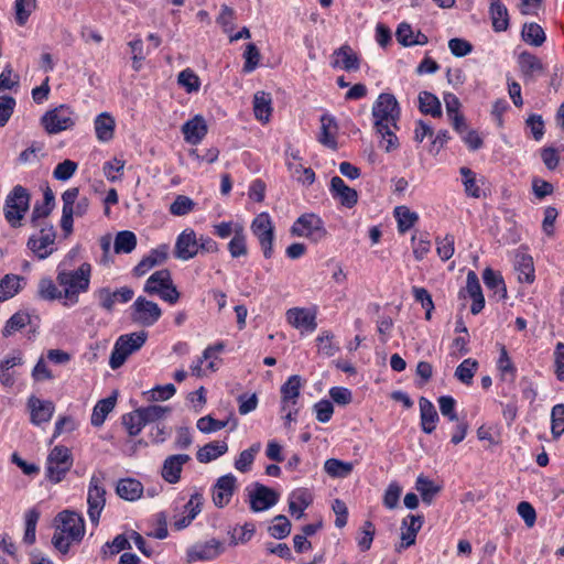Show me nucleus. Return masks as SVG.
Segmentation results:
<instances>
[{
  "instance_id": "4468645a",
  "label": "nucleus",
  "mask_w": 564,
  "mask_h": 564,
  "mask_svg": "<svg viewBox=\"0 0 564 564\" xmlns=\"http://www.w3.org/2000/svg\"><path fill=\"white\" fill-rule=\"evenodd\" d=\"M57 518L61 521V525H58L61 532L67 534L75 542H79L83 539L85 522L79 513L64 510L58 513Z\"/></svg>"
},
{
  "instance_id": "864d4df0",
  "label": "nucleus",
  "mask_w": 564,
  "mask_h": 564,
  "mask_svg": "<svg viewBox=\"0 0 564 564\" xmlns=\"http://www.w3.org/2000/svg\"><path fill=\"white\" fill-rule=\"evenodd\" d=\"M301 377L299 375L291 376L282 386H281V399H285V401H299L300 390H301Z\"/></svg>"
},
{
  "instance_id": "39448f33",
  "label": "nucleus",
  "mask_w": 564,
  "mask_h": 564,
  "mask_svg": "<svg viewBox=\"0 0 564 564\" xmlns=\"http://www.w3.org/2000/svg\"><path fill=\"white\" fill-rule=\"evenodd\" d=\"M31 195L22 185H15L4 204V217L12 227L20 225L30 207Z\"/></svg>"
},
{
  "instance_id": "f03ea898",
  "label": "nucleus",
  "mask_w": 564,
  "mask_h": 564,
  "mask_svg": "<svg viewBox=\"0 0 564 564\" xmlns=\"http://www.w3.org/2000/svg\"><path fill=\"white\" fill-rule=\"evenodd\" d=\"M372 116L375 129L382 130L386 129V126H392L393 129H398L401 109L397 98L389 93L380 94L372 106Z\"/></svg>"
},
{
  "instance_id": "393cba45",
  "label": "nucleus",
  "mask_w": 564,
  "mask_h": 564,
  "mask_svg": "<svg viewBox=\"0 0 564 564\" xmlns=\"http://www.w3.org/2000/svg\"><path fill=\"white\" fill-rule=\"evenodd\" d=\"M167 253L169 247L166 245L159 246L156 249L151 250V252L134 267V275L142 276L155 265L163 263L167 259Z\"/></svg>"
},
{
  "instance_id": "a878e982",
  "label": "nucleus",
  "mask_w": 564,
  "mask_h": 564,
  "mask_svg": "<svg viewBox=\"0 0 564 564\" xmlns=\"http://www.w3.org/2000/svg\"><path fill=\"white\" fill-rule=\"evenodd\" d=\"M466 292L473 300L470 312L471 314L477 315L485 306V297L482 295L478 276L474 271H469L467 274Z\"/></svg>"
},
{
  "instance_id": "cd10ccee",
  "label": "nucleus",
  "mask_w": 564,
  "mask_h": 564,
  "mask_svg": "<svg viewBox=\"0 0 564 564\" xmlns=\"http://www.w3.org/2000/svg\"><path fill=\"white\" fill-rule=\"evenodd\" d=\"M336 58L333 67H340L347 72L359 69V58L349 45H343L333 54Z\"/></svg>"
},
{
  "instance_id": "de8ad7c7",
  "label": "nucleus",
  "mask_w": 564,
  "mask_h": 564,
  "mask_svg": "<svg viewBox=\"0 0 564 564\" xmlns=\"http://www.w3.org/2000/svg\"><path fill=\"white\" fill-rule=\"evenodd\" d=\"M143 426L150 423H155L159 420L163 419L166 414L170 413L171 409L169 406L163 405H149L144 408L138 409Z\"/></svg>"
},
{
  "instance_id": "2f4dec72",
  "label": "nucleus",
  "mask_w": 564,
  "mask_h": 564,
  "mask_svg": "<svg viewBox=\"0 0 564 564\" xmlns=\"http://www.w3.org/2000/svg\"><path fill=\"white\" fill-rule=\"evenodd\" d=\"M228 451V445L225 441H213L199 448L197 452V460L199 463H209Z\"/></svg>"
},
{
  "instance_id": "0eeeda50",
  "label": "nucleus",
  "mask_w": 564,
  "mask_h": 564,
  "mask_svg": "<svg viewBox=\"0 0 564 564\" xmlns=\"http://www.w3.org/2000/svg\"><path fill=\"white\" fill-rule=\"evenodd\" d=\"M35 228L39 229V232L29 238L28 248L43 260L55 250L56 231L52 224H44Z\"/></svg>"
},
{
  "instance_id": "20e7f679",
  "label": "nucleus",
  "mask_w": 564,
  "mask_h": 564,
  "mask_svg": "<svg viewBox=\"0 0 564 564\" xmlns=\"http://www.w3.org/2000/svg\"><path fill=\"white\" fill-rule=\"evenodd\" d=\"M70 449L63 445L55 446L46 459V478L54 484L61 482L73 466Z\"/></svg>"
},
{
  "instance_id": "052dcab7",
  "label": "nucleus",
  "mask_w": 564,
  "mask_h": 564,
  "mask_svg": "<svg viewBox=\"0 0 564 564\" xmlns=\"http://www.w3.org/2000/svg\"><path fill=\"white\" fill-rule=\"evenodd\" d=\"M412 293L414 300L421 303L422 307L425 308V318L427 321L431 319L432 311L434 310V303L430 292L424 288L413 286Z\"/></svg>"
},
{
  "instance_id": "49530a36",
  "label": "nucleus",
  "mask_w": 564,
  "mask_h": 564,
  "mask_svg": "<svg viewBox=\"0 0 564 564\" xmlns=\"http://www.w3.org/2000/svg\"><path fill=\"white\" fill-rule=\"evenodd\" d=\"M394 216L398 221V229L400 232H405L414 226L419 216L416 213L411 212L406 206H398L394 208Z\"/></svg>"
},
{
  "instance_id": "2eb2a0df",
  "label": "nucleus",
  "mask_w": 564,
  "mask_h": 564,
  "mask_svg": "<svg viewBox=\"0 0 564 564\" xmlns=\"http://www.w3.org/2000/svg\"><path fill=\"white\" fill-rule=\"evenodd\" d=\"M279 501V494L273 489L256 482L254 489L249 492L250 509L260 512L270 509Z\"/></svg>"
},
{
  "instance_id": "a211bd4d",
  "label": "nucleus",
  "mask_w": 564,
  "mask_h": 564,
  "mask_svg": "<svg viewBox=\"0 0 564 564\" xmlns=\"http://www.w3.org/2000/svg\"><path fill=\"white\" fill-rule=\"evenodd\" d=\"M224 552L223 543L216 539H212L205 543H197L191 546L187 552V562L212 561Z\"/></svg>"
},
{
  "instance_id": "e2e57ef3",
  "label": "nucleus",
  "mask_w": 564,
  "mask_h": 564,
  "mask_svg": "<svg viewBox=\"0 0 564 564\" xmlns=\"http://www.w3.org/2000/svg\"><path fill=\"white\" fill-rule=\"evenodd\" d=\"M177 83L184 87L187 93L197 91L200 85L198 76L189 68L178 74Z\"/></svg>"
},
{
  "instance_id": "13d9d810",
  "label": "nucleus",
  "mask_w": 564,
  "mask_h": 564,
  "mask_svg": "<svg viewBox=\"0 0 564 564\" xmlns=\"http://www.w3.org/2000/svg\"><path fill=\"white\" fill-rule=\"evenodd\" d=\"M273 524L269 527L268 531L274 539L282 540L291 532V522L285 516H276L273 519Z\"/></svg>"
},
{
  "instance_id": "5701e85b",
  "label": "nucleus",
  "mask_w": 564,
  "mask_h": 564,
  "mask_svg": "<svg viewBox=\"0 0 564 564\" xmlns=\"http://www.w3.org/2000/svg\"><path fill=\"white\" fill-rule=\"evenodd\" d=\"M184 139L189 144H198L207 133V124L203 116L196 115L182 126Z\"/></svg>"
},
{
  "instance_id": "ea45409f",
  "label": "nucleus",
  "mask_w": 564,
  "mask_h": 564,
  "mask_svg": "<svg viewBox=\"0 0 564 564\" xmlns=\"http://www.w3.org/2000/svg\"><path fill=\"white\" fill-rule=\"evenodd\" d=\"M312 498L305 490H297L292 492L289 501L290 512L300 519L304 516V510L311 505Z\"/></svg>"
},
{
  "instance_id": "7ed1b4c3",
  "label": "nucleus",
  "mask_w": 564,
  "mask_h": 564,
  "mask_svg": "<svg viewBox=\"0 0 564 564\" xmlns=\"http://www.w3.org/2000/svg\"><path fill=\"white\" fill-rule=\"evenodd\" d=\"M148 333L140 330L137 333L121 335L115 343L109 358V366L116 370L120 368L127 358L138 351L147 341Z\"/></svg>"
},
{
  "instance_id": "aec40b11",
  "label": "nucleus",
  "mask_w": 564,
  "mask_h": 564,
  "mask_svg": "<svg viewBox=\"0 0 564 564\" xmlns=\"http://www.w3.org/2000/svg\"><path fill=\"white\" fill-rule=\"evenodd\" d=\"M55 207V195L50 186L43 191V202H36L33 206L31 215V224L33 227H39L44 224H50L46 218L50 216Z\"/></svg>"
},
{
  "instance_id": "1a4fd4ad",
  "label": "nucleus",
  "mask_w": 564,
  "mask_h": 564,
  "mask_svg": "<svg viewBox=\"0 0 564 564\" xmlns=\"http://www.w3.org/2000/svg\"><path fill=\"white\" fill-rule=\"evenodd\" d=\"M251 231L257 237L264 258L270 259L273 254L274 228L269 214H259L251 224Z\"/></svg>"
},
{
  "instance_id": "3c124183",
  "label": "nucleus",
  "mask_w": 564,
  "mask_h": 564,
  "mask_svg": "<svg viewBox=\"0 0 564 564\" xmlns=\"http://www.w3.org/2000/svg\"><path fill=\"white\" fill-rule=\"evenodd\" d=\"M31 322V317L25 312H17L14 313L6 323V326L2 329V335L4 337H9L15 332L22 329Z\"/></svg>"
},
{
  "instance_id": "f3484780",
  "label": "nucleus",
  "mask_w": 564,
  "mask_h": 564,
  "mask_svg": "<svg viewBox=\"0 0 564 564\" xmlns=\"http://www.w3.org/2000/svg\"><path fill=\"white\" fill-rule=\"evenodd\" d=\"M191 459L187 454L169 455L162 464L161 477L170 485L177 484L181 480L184 465Z\"/></svg>"
},
{
  "instance_id": "f257e3e1",
  "label": "nucleus",
  "mask_w": 564,
  "mask_h": 564,
  "mask_svg": "<svg viewBox=\"0 0 564 564\" xmlns=\"http://www.w3.org/2000/svg\"><path fill=\"white\" fill-rule=\"evenodd\" d=\"M91 265L82 263L76 270H59L56 282L62 288L64 306H73L78 303L79 294L86 293L90 286Z\"/></svg>"
},
{
  "instance_id": "37998d69",
  "label": "nucleus",
  "mask_w": 564,
  "mask_h": 564,
  "mask_svg": "<svg viewBox=\"0 0 564 564\" xmlns=\"http://www.w3.org/2000/svg\"><path fill=\"white\" fill-rule=\"evenodd\" d=\"M228 251L232 258L245 257L248 253L247 236L243 226L237 228V232L232 236L228 243Z\"/></svg>"
},
{
  "instance_id": "a18cd8bd",
  "label": "nucleus",
  "mask_w": 564,
  "mask_h": 564,
  "mask_svg": "<svg viewBox=\"0 0 564 564\" xmlns=\"http://www.w3.org/2000/svg\"><path fill=\"white\" fill-rule=\"evenodd\" d=\"M415 489L420 492L423 502L430 505L434 497L441 491V487L423 475L416 478Z\"/></svg>"
},
{
  "instance_id": "69168bd1",
  "label": "nucleus",
  "mask_w": 564,
  "mask_h": 564,
  "mask_svg": "<svg viewBox=\"0 0 564 564\" xmlns=\"http://www.w3.org/2000/svg\"><path fill=\"white\" fill-rule=\"evenodd\" d=\"M122 423L131 436L138 435L144 427L138 409L133 412L124 414L122 416Z\"/></svg>"
},
{
  "instance_id": "9b49d317",
  "label": "nucleus",
  "mask_w": 564,
  "mask_h": 564,
  "mask_svg": "<svg viewBox=\"0 0 564 564\" xmlns=\"http://www.w3.org/2000/svg\"><path fill=\"white\" fill-rule=\"evenodd\" d=\"M88 516L95 525L98 524L100 513L106 505V489L102 485V479L93 475L88 486L87 494Z\"/></svg>"
},
{
  "instance_id": "09e8293b",
  "label": "nucleus",
  "mask_w": 564,
  "mask_h": 564,
  "mask_svg": "<svg viewBox=\"0 0 564 564\" xmlns=\"http://www.w3.org/2000/svg\"><path fill=\"white\" fill-rule=\"evenodd\" d=\"M261 449V443L257 442L252 444L248 449L242 451L235 462V467L241 473L250 470L251 465L254 460L256 455Z\"/></svg>"
},
{
  "instance_id": "774afa93",
  "label": "nucleus",
  "mask_w": 564,
  "mask_h": 564,
  "mask_svg": "<svg viewBox=\"0 0 564 564\" xmlns=\"http://www.w3.org/2000/svg\"><path fill=\"white\" fill-rule=\"evenodd\" d=\"M551 430L554 437L564 433V404H556L551 413Z\"/></svg>"
},
{
  "instance_id": "72a5a7b5",
  "label": "nucleus",
  "mask_w": 564,
  "mask_h": 564,
  "mask_svg": "<svg viewBox=\"0 0 564 564\" xmlns=\"http://www.w3.org/2000/svg\"><path fill=\"white\" fill-rule=\"evenodd\" d=\"M513 270L519 282L529 281V254L525 246L516 250L513 257Z\"/></svg>"
},
{
  "instance_id": "c03bdc74",
  "label": "nucleus",
  "mask_w": 564,
  "mask_h": 564,
  "mask_svg": "<svg viewBox=\"0 0 564 564\" xmlns=\"http://www.w3.org/2000/svg\"><path fill=\"white\" fill-rule=\"evenodd\" d=\"M497 346L500 352L497 367L501 373V378L506 381H512L516 376V368L508 355L506 346L503 344H497Z\"/></svg>"
},
{
  "instance_id": "b1692460",
  "label": "nucleus",
  "mask_w": 564,
  "mask_h": 564,
  "mask_svg": "<svg viewBox=\"0 0 564 564\" xmlns=\"http://www.w3.org/2000/svg\"><path fill=\"white\" fill-rule=\"evenodd\" d=\"M289 323L295 327L307 332H314L317 327L316 315L306 308H290L286 312Z\"/></svg>"
},
{
  "instance_id": "8fccbe9b",
  "label": "nucleus",
  "mask_w": 564,
  "mask_h": 564,
  "mask_svg": "<svg viewBox=\"0 0 564 564\" xmlns=\"http://www.w3.org/2000/svg\"><path fill=\"white\" fill-rule=\"evenodd\" d=\"M137 237L132 231L123 230L117 234L115 238L116 253H130L135 249Z\"/></svg>"
},
{
  "instance_id": "58836bf2",
  "label": "nucleus",
  "mask_w": 564,
  "mask_h": 564,
  "mask_svg": "<svg viewBox=\"0 0 564 564\" xmlns=\"http://www.w3.org/2000/svg\"><path fill=\"white\" fill-rule=\"evenodd\" d=\"M116 400V395H111L97 402L91 414V424L94 426L104 424L107 415L113 410Z\"/></svg>"
},
{
  "instance_id": "c756f323",
  "label": "nucleus",
  "mask_w": 564,
  "mask_h": 564,
  "mask_svg": "<svg viewBox=\"0 0 564 564\" xmlns=\"http://www.w3.org/2000/svg\"><path fill=\"white\" fill-rule=\"evenodd\" d=\"M116 491L120 498L128 501H135L142 496L143 485L133 478L120 479L117 484Z\"/></svg>"
},
{
  "instance_id": "c85d7f7f",
  "label": "nucleus",
  "mask_w": 564,
  "mask_h": 564,
  "mask_svg": "<svg viewBox=\"0 0 564 564\" xmlns=\"http://www.w3.org/2000/svg\"><path fill=\"white\" fill-rule=\"evenodd\" d=\"M395 37L398 42L403 46H412V45H425L429 42V39L425 34L417 31L413 32L412 28L408 23H401L395 32Z\"/></svg>"
},
{
  "instance_id": "680f3d73",
  "label": "nucleus",
  "mask_w": 564,
  "mask_h": 564,
  "mask_svg": "<svg viewBox=\"0 0 564 564\" xmlns=\"http://www.w3.org/2000/svg\"><path fill=\"white\" fill-rule=\"evenodd\" d=\"M195 207L192 198L185 195H178L170 206V213L174 216H184L191 213Z\"/></svg>"
},
{
  "instance_id": "bf43d9fd",
  "label": "nucleus",
  "mask_w": 564,
  "mask_h": 564,
  "mask_svg": "<svg viewBox=\"0 0 564 564\" xmlns=\"http://www.w3.org/2000/svg\"><path fill=\"white\" fill-rule=\"evenodd\" d=\"M288 167L292 175L301 183L311 185L315 181V173L311 167H304L300 163L288 161Z\"/></svg>"
},
{
  "instance_id": "6e6552de",
  "label": "nucleus",
  "mask_w": 564,
  "mask_h": 564,
  "mask_svg": "<svg viewBox=\"0 0 564 564\" xmlns=\"http://www.w3.org/2000/svg\"><path fill=\"white\" fill-rule=\"evenodd\" d=\"M41 123L48 134H56L75 124L74 112L69 107L61 105L46 111L41 118Z\"/></svg>"
},
{
  "instance_id": "f704fd0d",
  "label": "nucleus",
  "mask_w": 564,
  "mask_h": 564,
  "mask_svg": "<svg viewBox=\"0 0 564 564\" xmlns=\"http://www.w3.org/2000/svg\"><path fill=\"white\" fill-rule=\"evenodd\" d=\"M95 131L97 139L101 142H107L112 139L115 131L113 118L104 112L95 119Z\"/></svg>"
},
{
  "instance_id": "bb28decb",
  "label": "nucleus",
  "mask_w": 564,
  "mask_h": 564,
  "mask_svg": "<svg viewBox=\"0 0 564 564\" xmlns=\"http://www.w3.org/2000/svg\"><path fill=\"white\" fill-rule=\"evenodd\" d=\"M421 427L424 433L431 434L436 429L440 417L434 404L426 398L421 397L419 401Z\"/></svg>"
},
{
  "instance_id": "338daca9",
  "label": "nucleus",
  "mask_w": 564,
  "mask_h": 564,
  "mask_svg": "<svg viewBox=\"0 0 564 564\" xmlns=\"http://www.w3.org/2000/svg\"><path fill=\"white\" fill-rule=\"evenodd\" d=\"M440 411L444 417H447L452 422H458V415L455 410L456 401L451 395H442L437 400Z\"/></svg>"
},
{
  "instance_id": "0e129e2a",
  "label": "nucleus",
  "mask_w": 564,
  "mask_h": 564,
  "mask_svg": "<svg viewBox=\"0 0 564 564\" xmlns=\"http://www.w3.org/2000/svg\"><path fill=\"white\" fill-rule=\"evenodd\" d=\"M454 243H455V238L453 235H449V234H447L443 238L436 239V245H437L436 251H437L438 257L443 261H447L448 259H451L453 257Z\"/></svg>"
},
{
  "instance_id": "4be33fe9",
  "label": "nucleus",
  "mask_w": 564,
  "mask_h": 564,
  "mask_svg": "<svg viewBox=\"0 0 564 564\" xmlns=\"http://www.w3.org/2000/svg\"><path fill=\"white\" fill-rule=\"evenodd\" d=\"M330 193L335 199L347 208L354 207L358 202L356 189L347 186L341 177L333 176L330 180Z\"/></svg>"
},
{
  "instance_id": "7c9ffc66",
  "label": "nucleus",
  "mask_w": 564,
  "mask_h": 564,
  "mask_svg": "<svg viewBox=\"0 0 564 564\" xmlns=\"http://www.w3.org/2000/svg\"><path fill=\"white\" fill-rule=\"evenodd\" d=\"M482 280L486 288L498 295L499 299L507 296L506 283L500 272L486 268L482 272Z\"/></svg>"
},
{
  "instance_id": "412c9836",
  "label": "nucleus",
  "mask_w": 564,
  "mask_h": 564,
  "mask_svg": "<svg viewBox=\"0 0 564 564\" xmlns=\"http://www.w3.org/2000/svg\"><path fill=\"white\" fill-rule=\"evenodd\" d=\"M236 481L237 479L232 474H227L217 479L213 491V501L216 507L224 508L229 503Z\"/></svg>"
},
{
  "instance_id": "5fc2aeb1",
  "label": "nucleus",
  "mask_w": 564,
  "mask_h": 564,
  "mask_svg": "<svg viewBox=\"0 0 564 564\" xmlns=\"http://www.w3.org/2000/svg\"><path fill=\"white\" fill-rule=\"evenodd\" d=\"M21 279L17 275L7 274L0 281V302L14 296L20 289Z\"/></svg>"
},
{
  "instance_id": "e433bc0d",
  "label": "nucleus",
  "mask_w": 564,
  "mask_h": 564,
  "mask_svg": "<svg viewBox=\"0 0 564 564\" xmlns=\"http://www.w3.org/2000/svg\"><path fill=\"white\" fill-rule=\"evenodd\" d=\"M171 282L172 278L167 269L155 271L147 280L144 285V292L149 294L159 293L162 291V289L166 288L167 284H171Z\"/></svg>"
},
{
  "instance_id": "a19ab883",
  "label": "nucleus",
  "mask_w": 564,
  "mask_h": 564,
  "mask_svg": "<svg viewBox=\"0 0 564 564\" xmlns=\"http://www.w3.org/2000/svg\"><path fill=\"white\" fill-rule=\"evenodd\" d=\"M37 295L40 299L45 301H64L62 288L58 289L51 278H42L39 281Z\"/></svg>"
},
{
  "instance_id": "dca6fc26",
  "label": "nucleus",
  "mask_w": 564,
  "mask_h": 564,
  "mask_svg": "<svg viewBox=\"0 0 564 564\" xmlns=\"http://www.w3.org/2000/svg\"><path fill=\"white\" fill-rule=\"evenodd\" d=\"M94 295L98 300L100 307L107 312H112L116 303H128L132 300L134 292L128 286L120 288L115 292H111L109 288H101Z\"/></svg>"
},
{
  "instance_id": "9d476101",
  "label": "nucleus",
  "mask_w": 564,
  "mask_h": 564,
  "mask_svg": "<svg viewBox=\"0 0 564 564\" xmlns=\"http://www.w3.org/2000/svg\"><path fill=\"white\" fill-rule=\"evenodd\" d=\"M558 70L556 65L550 70L539 57L531 55V84H535L536 89L552 87L556 90L561 84Z\"/></svg>"
},
{
  "instance_id": "6e6d98bb",
  "label": "nucleus",
  "mask_w": 564,
  "mask_h": 564,
  "mask_svg": "<svg viewBox=\"0 0 564 564\" xmlns=\"http://www.w3.org/2000/svg\"><path fill=\"white\" fill-rule=\"evenodd\" d=\"M36 8V0H15L14 2V11H15V21L20 26H23L31 13Z\"/></svg>"
},
{
  "instance_id": "4c0bfd02",
  "label": "nucleus",
  "mask_w": 564,
  "mask_h": 564,
  "mask_svg": "<svg viewBox=\"0 0 564 564\" xmlns=\"http://www.w3.org/2000/svg\"><path fill=\"white\" fill-rule=\"evenodd\" d=\"M490 14L494 30L496 32L506 31L509 24L508 11L500 0H491Z\"/></svg>"
},
{
  "instance_id": "ddd939ff",
  "label": "nucleus",
  "mask_w": 564,
  "mask_h": 564,
  "mask_svg": "<svg viewBox=\"0 0 564 564\" xmlns=\"http://www.w3.org/2000/svg\"><path fill=\"white\" fill-rule=\"evenodd\" d=\"M198 252L199 246L196 232L191 228L183 230L176 238L174 257L187 261L196 257Z\"/></svg>"
},
{
  "instance_id": "4d7b16f0",
  "label": "nucleus",
  "mask_w": 564,
  "mask_h": 564,
  "mask_svg": "<svg viewBox=\"0 0 564 564\" xmlns=\"http://www.w3.org/2000/svg\"><path fill=\"white\" fill-rule=\"evenodd\" d=\"M477 368L478 362L471 358H467L456 368L455 376L463 383L470 384Z\"/></svg>"
},
{
  "instance_id": "603ef678",
  "label": "nucleus",
  "mask_w": 564,
  "mask_h": 564,
  "mask_svg": "<svg viewBox=\"0 0 564 564\" xmlns=\"http://www.w3.org/2000/svg\"><path fill=\"white\" fill-rule=\"evenodd\" d=\"M324 469L332 477L345 478L350 475L352 464L336 458H329L325 462Z\"/></svg>"
},
{
  "instance_id": "f8f14e48",
  "label": "nucleus",
  "mask_w": 564,
  "mask_h": 564,
  "mask_svg": "<svg viewBox=\"0 0 564 564\" xmlns=\"http://www.w3.org/2000/svg\"><path fill=\"white\" fill-rule=\"evenodd\" d=\"M162 311L159 305L143 296H139L131 305L132 322L149 327L154 325L161 317Z\"/></svg>"
},
{
  "instance_id": "473e14b6",
  "label": "nucleus",
  "mask_w": 564,
  "mask_h": 564,
  "mask_svg": "<svg viewBox=\"0 0 564 564\" xmlns=\"http://www.w3.org/2000/svg\"><path fill=\"white\" fill-rule=\"evenodd\" d=\"M271 95L265 91H257L253 96V112L258 120L268 122L271 116Z\"/></svg>"
},
{
  "instance_id": "423d86ee",
  "label": "nucleus",
  "mask_w": 564,
  "mask_h": 564,
  "mask_svg": "<svg viewBox=\"0 0 564 564\" xmlns=\"http://www.w3.org/2000/svg\"><path fill=\"white\" fill-rule=\"evenodd\" d=\"M290 231L292 236L304 237L315 243L323 240L327 234L323 220L315 214L300 216Z\"/></svg>"
},
{
  "instance_id": "79ce46f5",
  "label": "nucleus",
  "mask_w": 564,
  "mask_h": 564,
  "mask_svg": "<svg viewBox=\"0 0 564 564\" xmlns=\"http://www.w3.org/2000/svg\"><path fill=\"white\" fill-rule=\"evenodd\" d=\"M419 108L421 112L431 115L434 118L441 117L442 115V108L438 98L429 91L420 93Z\"/></svg>"
},
{
  "instance_id": "6ab92c4d",
  "label": "nucleus",
  "mask_w": 564,
  "mask_h": 564,
  "mask_svg": "<svg viewBox=\"0 0 564 564\" xmlns=\"http://www.w3.org/2000/svg\"><path fill=\"white\" fill-rule=\"evenodd\" d=\"M26 405L30 411L31 423L34 425H41L42 423L48 422L55 411V406L52 401H44L35 395H31L28 399Z\"/></svg>"
},
{
  "instance_id": "c9c22d12",
  "label": "nucleus",
  "mask_w": 564,
  "mask_h": 564,
  "mask_svg": "<svg viewBox=\"0 0 564 564\" xmlns=\"http://www.w3.org/2000/svg\"><path fill=\"white\" fill-rule=\"evenodd\" d=\"M321 123H322V131L318 137V141L329 148V149H336L337 148V141L335 139L334 132L337 129V124L334 120V118L329 117L328 115H323L321 117Z\"/></svg>"
}]
</instances>
